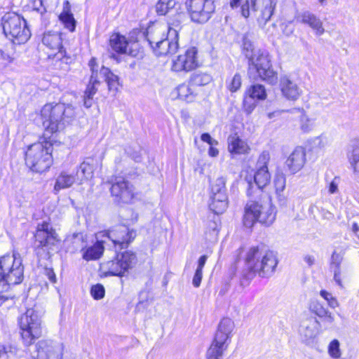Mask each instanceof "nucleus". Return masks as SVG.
Wrapping results in <instances>:
<instances>
[{"label": "nucleus", "instance_id": "obj_1", "mask_svg": "<svg viewBox=\"0 0 359 359\" xmlns=\"http://www.w3.org/2000/svg\"><path fill=\"white\" fill-rule=\"evenodd\" d=\"M74 115L72 106H66L62 103H48L41 109L40 118L45 132L53 134L62 130Z\"/></svg>", "mask_w": 359, "mask_h": 359}, {"label": "nucleus", "instance_id": "obj_2", "mask_svg": "<svg viewBox=\"0 0 359 359\" xmlns=\"http://www.w3.org/2000/svg\"><path fill=\"white\" fill-rule=\"evenodd\" d=\"M245 262L248 269L260 277H269L278 264L276 254L263 248L252 247L246 252Z\"/></svg>", "mask_w": 359, "mask_h": 359}, {"label": "nucleus", "instance_id": "obj_3", "mask_svg": "<svg viewBox=\"0 0 359 359\" xmlns=\"http://www.w3.org/2000/svg\"><path fill=\"white\" fill-rule=\"evenodd\" d=\"M276 217V207L271 199L266 201H248L245 206L243 224L252 227L256 222L266 226L271 225Z\"/></svg>", "mask_w": 359, "mask_h": 359}, {"label": "nucleus", "instance_id": "obj_4", "mask_svg": "<svg viewBox=\"0 0 359 359\" xmlns=\"http://www.w3.org/2000/svg\"><path fill=\"white\" fill-rule=\"evenodd\" d=\"M24 277V266L18 253L0 257V292H6L11 285L20 284Z\"/></svg>", "mask_w": 359, "mask_h": 359}, {"label": "nucleus", "instance_id": "obj_5", "mask_svg": "<svg viewBox=\"0 0 359 359\" xmlns=\"http://www.w3.org/2000/svg\"><path fill=\"white\" fill-rule=\"evenodd\" d=\"M277 0H230L231 8H240L241 15L245 19L252 13H257V22L263 25L269 22L273 15Z\"/></svg>", "mask_w": 359, "mask_h": 359}, {"label": "nucleus", "instance_id": "obj_6", "mask_svg": "<svg viewBox=\"0 0 359 359\" xmlns=\"http://www.w3.org/2000/svg\"><path fill=\"white\" fill-rule=\"evenodd\" d=\"M52 144L48 141L30 145L25 153V163L34 172H43L53 163Z\"/></svg>", "mask_w": 359, "mask_h": 359}, {"label": "nucleus", "instance_id": "obj_7", "mask_svg": "<svg viewBox=\"0 0 359 359\" xmlns=\"http://www.w3.org/2000/svg\"><path fill=\"white\" fill-rule=\"evenodd\" d=\"M1 25L4 34L13 43H25L31 36L25 20L15 12L6 13L1 17Z\"/></svg>", "mask_w": 359, "mask_h": 359}, {"label": "nucleus", "instance_id": "obj_8", "mask_svg": "<svg viewBox=\"0 0 359 359\" xmlns=\"http://www.w3.org/2000/svg\"><path fill=\"white\" fill-rule=\"evenodd\" d=\"M24 345L29 346L42 335L41 318L33 309H29L18 320Z\"/></svg>", "mask_w": 359, "mask_h": 359}, {"label": "nucleus", "instance_id": "obj_9", "mask_svg": "<svg viewBox=\"0 0 359 359\" xmlns=\"http://www.w3.org/2000/svg\"><path fill=\"white\" fill-rule=\"evenodd\" d=\"M235 325L232 319L224 318L221 320L214 341L208 350V359H222L224 352L231 341V333Z\"/></svg>", "mask_w": 359, "mask_h": 359}, {"label": "nucleus", "instance_id": "obj_10", "mask_svg": "<svg viewBox=\"0 0 359 359\" xmlns=\"http://www.w3.org/2000/svg\"><path fill=\"white\" fill-rule=\"evenodd\" d=\"M248 66L249 72L255 71L262 81L271 85L277 83L278 74L273 68L271 55L267 50H257Z\"/></svg>", "mask_w": 359, "mask_h": 359}, {"label": "nucleus", "instance_id": "obj_11", "mask_svg": "<svg viewBox=\"0 0 359 359\" xmlns=\"http://www.w3.org/2000/svg\"><path fill=\"white\" fill-rule=\"evenodd\" d=\"M226 182L225 177H219L210 184L209 207L217 215L225 212L229 206Z\"/></svg>", "mask_w": 359, "mask_h": 359}, {"label": "nucleus", "instance_id": "obj_12", "mask_svg": "<svg viewBox=\"0 0 359 359\" xmlns=\"http://www.w3.org/2000/svg\"><path fill=\"white\" fill-rule=\"evenodd\" d=\"M42 43L47 48L46 53L49 58L67 63L69 57L62 46V39L60 33L48 32L44 34Z\"/></svg>", "mask_w": 359, "mask_h": 359}, {"label": "nucleus", "instance_id": "obj_13", "mask_svg": "<svg viewBox=\"0 0 359 359\" xmlns=\"http://www.w3.org/2000/svg\"><path fill=\"white\" fill-rule=\"evenodd\" d=\"M186 5L191 20L199 23L207 22L215 11L212 0H187Z\"/></svg>", "mask_w": 359, "mask_h": 359}, {"label": "nucleus", "instance_id": "obj_14", "mask_svg": "<svg viewBox=\"0 0 359 359\" xmlns=\"http://www.w3.org/2000/svg\"><path fill=\"white\" fill-rule=\"evenodd\" d=\"M198 66L197 49L191 47L172 59L171 70L175 72H188L195 69Z\"/></svg>", "mask_w": 359, "mask_h": 359}, {"label": "nucleus", "instance_id": "obj_15", "mask_svg": "<svg viewBox=\"0 0 359 359\" xmlns=\"http://www.w3.org/2000/svg\"><path fill=\"white\" fill-rule=\"evenodd\" d=\"M136 233L133 230H130L127 226L119 225L108 231H102L97 234V238L107 237L112 241L115 246L119 245L123 248L135 237Z\"/></svg>", "mask_w": 359, "mask_h": 359}, {"label": "nucleus", "instance_id": "obj_16", "mask_svg": "<svg viewBox=\"0 0 359 359\" xmlns=\"http://www.w3.org/2000/svg\"><path fill=\"white\" fill-rule=\"evenodd\" d=\"M178 34L176 29L171 28L165 23H154L147 29L146 37L149 45L158 44L168 37L177 38Z\"/></svg>", "mask_w": 359, "mask_h": 359}, {"label": "nucleus", "instance_id": "obj_17", "mask_svg": "<svg viewBox=\"0 0 359 359\" xmlns=\"http://www.w3.org/2000/svg\"><path fill=\"white\" fill-rule=\"evenodd\" d=\"M266 88L263 85L250 86L243 94V107L244 111L250 114L256 107L257 102L266 100Z\"/></svg>", "mask_w": 359, "mask_h": 359}, {"label": "nucleus", "instance_id": "obj_18", "mask_svg": "<svg viewBox=\"0 0 359 359\" xmlns=\"http://www.w3.org/2000/svg\"><path fill=\"white\" fill-rule=\"evenodd\" d=\"M109 45L111 49L120 54H126L136 56L137 54L138 44L133 40H128L126 37L118 33L111 35Z\"/></svg>", "mask_w": 359, "mask_h": 359}, {"label": "nucleus", "instance_id": "obj_19", "mask_svg": "<svg viewBox=\"0 0 359 359\" xmlns=\"http://www.w3.org/2000/svg\"><path fill=\"white\" fill-rule=\"evenodd\" d=\"M36 359H62L61 345L50 340H41L36 345Z\"/></svg>", "mask_w": 359, "mask_h": 359}, {"label": "nucleus", "instance_id": "obj_20", "mask_svg": "<svg viewBox=\"0 0 359 359\" xmlns=\"http://www.w3.org/2000/svg\"><path fill=\"white\" fill-rule=\"evenodd\" d=\"M270 159V155L268 152H263L259 156L257 170L254 175V181L259 189H264L271 182V175L268 169V163Z\"/></svg>", "mask_w": 359, "mask_h": 359}, {"label": "nucleus", "instance_id": "obj_21", "mask_svg": "<svg viewBox=\"0 0 359 359\" xmlns=\"http://www.w3.org/2000/svg\"><path fill=\"white\" fill-rule=\"evenodd\" d=\"M111 194L124 203H130L135 197L133 185L121 177L116 180L111 187Z\"/></svg>", "mask_w": 359, "mask_h": 359}, {"label": "nucleus", "instance_id": "obj_22", "mask_svg": "<svg viewBox=\"0 0 359 359\" xmlns=\"http://www.w3.org/2000/svg\"><path fill=\"white\" fill-rule=\"evenodd\" d=\"M295 20L309 27L317 36H321L325 32L323 22L314 13L304 11L297 13L294 17Z\"/></svg>", "mask_w": 359, "mask_h": 359}, {"label": "nucleus", "instance_id": "obj_23", "mask_svg": "<svg viewBox=\"0 0 359 359\" xmlns=\"http://www.w3.org/2000/svg\"><path fill=\"white\" fill-rule=\"evenodd\" d=\"M34 236L41 247L53 245L57 241V233L47 222L38 224Z\"/></svg>", "mask_w": 359, "mask_h": 359}, {"label": "nucleus", "instance_id": "obj_24", "mask_svg": "<svg viewBox=\"0 0 359 359\" xmlns=\"http://www.w3.org/2000/svg\"><path fill=\"white\" fill-rule=\"evenodd\" d=\"M306 161L305 149L302 147H297L287 157L285 165L291 173L295 174L303 168Z\"/></svg>", "mask_w": 359, "mask_h": 359}, {"label": "nucleus", "instance_id": "obj_25", "mask_svg": "<svg viewBox=\"0 0 359 359\" xmlns=\"http://www.w3.org/2000/svg\"><path fill=\"white\" fill-rule=\"evenodd\" d=\"M96 169V161L91 158H86L77 168L75 175L78 180V185H81L90 180Z\"/></svg>", "mask_w": 359, "mask_h": 359}, {"label": "nucleus", "instance_id": "obj_26", "mask_svg": "<svg viewBox=\"0 0 359 359\" xmlns=\"http://www.w3.org/2000/svg\"><path fill=\"white\" fill-rule=\"evenodd\" d=\"M319 323L316 318L303 320L299 327V333L305 343H309L318 334Z\"/></svg>", "mask_w": 359, "mask_h": 359}, {"label": "nucleus", "instance_id": "obj_27", "mask_svg": "<svg viewBox=\"0 0 359 359\" xmlns=\"http://www.w3.org/2000/svg\"><path fill=\"white\" fill-rule=\"evenodd\" d=\"M151 47L156 56L172 54L178 49V37L175 39L168 37L160 41L158 44L151 45Z\"/></svg>", "mask_w": 359, "mask_h": 359}, {"label": "nucleus", "instance_id": "obj_28", "mask_svg": "<svg viewBox=\"0 0 359 359\" xmlns=\"http://www.w3.org/2000/svg\"><path fill=\"white\" fill-rule=\"evenodd\" d=\"M250 147L248 142L241 139L237 134L231 135L228 137V151L233 155H242L249 153Z\"/></svg>", "mask_w": 359, "mask_h": 359}, {"label": "nucleus", "instance_id": "obj_29", "mask_svg": "<svg viewBox=\"0 0 359 359\" xmlns=\"http://www.w3.org/2000/svg\"><path fill=\"white\" fill-rule=\"evenodd\" d=\"M204 238L207 241L215 243L217 240L219 231V220L215 215H210L205 222Z\"/></svg>", "mask_w": 359, "mask_h": 359}, {"label": "nucleus", "instance_id": "obj_30", "mask_svg": "<svg viewBox=\"0 0 359 359\" xmlns=\"http://www.w3.org/2000/svg\"><path fill=\"white\" fill-rule=\"evenodd\" d=\"M343 259L344 256L341 253L334 251L332 254L330 262V269L333 273V279L336 284L341 288L344 287L342 281V269L341 267Z\"/></svg>", "mask_w": 359, "mask_h": 359}, {"label": "nucleus", "instance_id": "obj_31", "mask_svg": "<svg viewBox=\"0 0 359 359\" xmlns=\"http://www.w3.org/2000/svg\"><path fill=\"white\" fill-rule=\"evenodd\" d=\"M280 87L283 95L288 100H297L302 94L298 86L287 77L281 78Z\"/></svg>", "mask_w": 359, "mask_h": 359}, {"label": "nucleus", "instance_id": "obj_32", "mask_svg": "<svg viewBox=\"0 0 359 359\" xmlns=\"http://www.w3.org/2000/svg\"><path fill=\"white\" fill-rule=\"evenodd\" d=\"M348 162L353 170L355 179L359 182V140L352 142L347 154Z\"/></svg>", "mask_w": 359, "mask_h": 359}, {"label": "nucleus", "instance_id": "obj_33", "mask_svg": "<svg viewBox=\"0 0 359 359\" xmlns=\"http://www.w3.org/2000/svg\"><path fill=\"white\" fill-rule=\"evenodd\" d=\"M77 184L78 180L74 172L69 173L67 171L61 172L55 180L54 190L59 191L61 189H68Z\"/></svg>", "mask_w": 359, "mask_h": 359}, {"label": "nucleus", "instance_id": "obj_34", "mask_svg": "<svg viewBox=\"0 0 359 359\" xmlns=\"http://www.w3.org/2000/svg\"><path fill=\"white\" fill-rule=\"evenodd\" d=\"M100 84V77L96 76V74L91 75L83 95L84 106L86 107L89 108L92 106L93 96L97 93Z\"/></svg>", "mask_w": 359, "mask_h": 359}, {"label": "nucleus", "instance_id": "obj_35", "mask_svg": "<svg viewBox=\"0 0 359 359\" xmlns=\"http://www.w3.org/2000/svg\"><path fill=\"white\" fill-rule=\"evenodd\" d=\"M99 77L103 78L108 86L109 91L117 92L121 86L119 78L117 75L114 74L111 70L102 66L99 72Z\"/></svg>", "mask_w": 359, "mask_h": 359}, {"label": "nucleus", "instance_id": "obj_36", "mask_svg": "<svg viewBox=\"0 0 359 359\" xmlns=\"http://www.w3.org/2000/svg\"><path fill=\"white\" fill-rule=\"evenodd\" d=\"M100 268L105 276H121L124 274L118 255L114 259L102 263Z\"/></svg>", "mask_w": 359, "mask_h": 359}, {"label": "nucleus", "instance_id": "obj_37", "mask_svg": "<svg viewBox=\"0 0 359 359\" xmlns=\"http://www.w3.org/2000/svg\"><path fill=\"white\" fill-rule=\"evenodd\" d=\"M59 19L64 26L68 29L70 32H74L76 27V20L71 13V6L68 1H66L63 4V9Z\"/></svg>", "mask_w": 359, "mask_h": 359}, {"label": "nucleus", "instance_id": "obj_38", "mask_svg": "<svg viewBox=\"0 0 359 359\" xmlns=\"http://www.w3.org/2000/svg\"><path fill=\"white\" fill-rule=\"evenodd\" d=\"M317 126L316 117L303 112L299 118V129L302 133H309Z\"/></svg>", "mask_w": 359, "mask_h": 359}, {"label": "nucleus", "instance_id": "obj_39", "mask_svg": "<svg viewBox=\"0 0 359 359\" xmlns=\"http://www.w3.org/2000/svg\"><path fill=\"white\" fill-rule=\"evenodd\" d=\"M172 95L175 98H179L187 102H191L194 97L193 90L189 85L180 84L175 88L172 92Z\"/></svg>", "mask_w": 359, "mask_h": 359}, {"label": "nucleus", "instance_id": "obj_40", "mask_svg": "<svg viewBox=\"0 0 359 359\" xmlns=\"http://www.w3.org/2000/svg\"><path fill=\"white\" fill-rule=\"evenodd\" d=\"M104 242L105 241H97L93 246L87 248L83 254V259L87 261L99 259L104 251Z\"/></svg>", "mask_w": 359, "mask_h": 359}, {"label": "nucleus", "instance_id": "obj_41", "mask_svg": "<svg viewBox=\"0 0 359 359\" xmlns=\"http://www.w3.org/2000/svg\"><path fill=\"white\" fill-rule=\"evenodd\" d=\"M117 255L121 261L124 273L135 266L137 258L133 252L125 251Z\"/></svg>", "mask_w": 359, "mask_h": 359}, {"label": "nucleus", "instance_id": "obj_42", "mask_svg": "<svg viewBox=\"0 0 359 359\" xmlns=\"http://www.w3.org/2000/svg\"><path fill=\"white\" fill-rule=\"evenodd\" d=\"M175 4V0H159L156 6V12L159 15H164L174 8Z\"/></svg>", "mask_w": 359, "mask_h": 359}, {"label": "nucleus", "instance_id": "obj_43", "mask_svg": "<svg viewBox=\"0 0 359 359\" xmlns=\"http://www.w3.org/2000/svg\"><path fill=\"white\" fill-rule=\"evenodd\" d=\"M241 84L242 78L239 73L235 74L226 81V88L231 93L238 91L240 89Z\"/></svg>", "mask_w": 359, "mask_h": 359}, {"label": "nucleus", "instance_id": "obj_44", "mask_svg": "<svg viewBox=\"0 0 359 359\" xmlns=\"http://www.w3.org/2000/svg\"><path fill=\"white\" fill-rule=\"evenodd\" d=\"M211 81L210 75L206 74H196L192 75L190 83L192 86H201L209 83Z\"/></svg>", "mask_w": 359, "mask_h": 359}, {"label": "nucleus", "instance_id": "obj_45", "mask_svg": "<svg viewBox=\"0 0 359 359\" xmlns=\"http://www.w3.org/2000/svg\"><path fill=\"white\" fill-rule=\"evenodd\" d=\"M328 353L333 358H339L341 356L339 341L337 339L332 340L328 346Z\"/></svg>", "mask_w": 359, "mask_h": 359}, {"label": "nucleus", "instance_id": "obj_46", "mask_svg": "<svg viewBox=\"0 0 359 359\" xmlns=\"http://www.w3.org/2000/svg\"><path fill=\"white\" fill-rule=\"evenodd\" d=\"M105 290L102 285L96 284L91 287L90 294L93 299L99 300L104 297Z\"/></svg>", "mask_w": 359, "mask_h": 359}, {"label": "nucleus", "instance_id": "obj_47", "mask_svg": "<svg viewBox=\"0 0 359 359\" xmlns=\"http://www.w3.org/2000/svg\"><path fill=\"white\" fill-rule=\"evenodd\" d=\"M243 51L246 58H248L249 64L257 50H254L253 45L250 41L245 40L243 42Z\"/></svg>", "mask_w": 359, "mask_h": 359}, {"label": "nucleus", "instance_id": "obj_48", "mask_svg": "<svg viewBox=\"0 0 359 359\" xmlns=\"http://www.w3.org/2000/svg\"><path fill=\"white\" fill-rule=\"evenodd\" d=\"M286 178L283 175H276L274 179V187L277 194L280 195L285 188Z\"/></svg>", "mask_w": 359, "mask_h": 359}, {"label": "nucleus", "instance_id": "obj_49", "mask_svg": "<svg viewBox=\"0 0 359 359\" xmlns=\"http://www.w3.org/2000/svg\"><path fill=\"white\" fill-rule=\"evenodd\" d=\"M320 296L327 301L328 305L331 308L335 309L336 307H337L339 306V303H338L337 299L335 297H334L331 293H330L325 290H321Z\"/></svg>", "mask_w": 359, "mask_h": 359}, {"label": "nucleus", "instance_id": "obj_50", "mask_svg": "<svg viewBox=\"0 0 359 359\" xmlns=\"http://www.w3.org/2000/svg\"><path fill=\"white\" fill-rule=\"evenodd\" d=\"M15 60V56L13 53H7L0 49V61L4 66H7L13 63Z\"/></svg>", "mask_w": 359, "mask_h": 359}, {"label": "nucleus", "instance_id": "obj_51", "mask_svg": "<svg viewBox=\"0 0 359 359\" xmlns=\"http://www.w3.org/2000/svg\"><path fill=\"white\" fill-rule=\"evenodd\" d=\"M311 310L313 313H314L319 318H323L327 313V309H325L318 302H313L311 306Z\"/></svg>", "mask_w": 359, "mask_h": 359}, {"label": "nucleus", "instance_id": "obj_52", "mask_svg": "<svg viewBox=\"0 0 359 359\" xmlns=\"http://www.w3.org/2000/svg\"><path fill=\"white\" fill-rule=\"evenodd\" d=\"M201 139L203 142H207L210 146L218 145V141L213 139L208 133L202 134Z\"/></svg>", "mask_w": 359, "mask_h": 359}, {"label": "nucleus", "instance_id": "obj_53", "mask_svg": "<svg viewBox=\"0 0 359 359\" xmlns=\"http://www.w3.org/2000/svg\"><path fill=\"white\" fill-rule=\"evenodd\" d=\"M89 66L91 69V75L96 74V76H99V72L100 69L98 67L95 58L93 57L90 59L89 61Z\"/></svg>", "mask_w": 359, "mask_h": 359}, {"label": "nucleus", "instance_id": "obj_54", "mask_svg": "<svg viewBox=\"0 0 359 359\" xmlns=\"http://www.w3.org/2000/svg\"><path fill=\"white\" fill-rule=\"evenodd\" d=\"M203 277V271L199 270H196L195 274L193 278L192 283L194 287H198L201 285V282Z\"/></svg>", "mask_w": 359, "mask_h": 359}, {"label": "nucleus", "instance_id": "obj_55", "mask_svg": "<svg viewBox=\"0 0 359 359\" xmlns=\"http://www.w3.org/2000/svg\"><path fill=\"white\" fill-rule=\"evenodd\" d=\"M44 273L52 283H56L57 279L55 273L52 269L46 268L44 269Z\"/></svg>", "mask_w": 359, "mask_h": 359}, {"label": "nucleus", "instance_id": "obj_56", "mask_svg": "<svg viewBox=\"0 0 359 359\" xmlns=\"http://www.w3.org/2000/svg\"><path fill=\"white\" fill-rule=\"evenodd\" d=\"M338 191V182H336V179L332 180L328 187V191L330 194H333L337 193Z\"/></svg>", "mask_w": 359, "mask_h": 359}, {"label": "nucleus", "instance_id": "obj_57", "mask_svg": "<svg viewBox=\"0 0 359 359\" xmlns=\"http://www.w3.org/2000/svg\"><path fill=\"white\" fill-rule=\"evenodd\" d=\"M316 141L318 142L317 144L319 148H323L327 144V138L325 136L321 135L316 138Z\"/></svg>", "mask_w": 359, "mask_h": 359}, {"label": "nucleus", "instance_id": "obj_58", "mask_svg": "<svg viewBox=\"0 0 359 359\" xmlns=\"http://www.w3.org/2000/svg\"><path fill=\"white\" fill-rule=\"evenodd\" d=\"M322 318L323 319V321L327 324H332L334 321V316L329 311H327V313L323 316Z\"/></svg>", "mask_w": 359, "mask_h": 359}, {"label": "nucleus", "instance_id": "obj_59", "mask_svg": "<svg viewBox=\"0 0 359 359\" xmlns=\"http://www.w3.org/2000/svg\"><path fill=\"white\" fill-rule=\"evenodd\" d=\"M207 259H208L207 255H203V256L200 257V258L198 259V266H197L196 270L203 271V269Z\"/></svg>", "mask_w": 359, "mask_h": 359}, {"label": "nucleus", "instance_id": "obj_60", "mask_svg": "<svg viewBox=\"0 0 359 359\" xmlns=\"http://www.w3.org/2000/svg\"><path fill=\"white\" fill-rule=\"evenodd\" d=\"M216 146H210L208 153L210 157H217L219 155V150L215 147Z\"/></svg>", "mask_w": 359, "mask_h": 359}, {"label": "nucleus", "instance_id": "obj_61", "mask_svg": "<svg viewBox=\"0 0 359 359\" xmlns=\"http://www.w3.org/2000/svg\"><path fill=\"white\" fill-rule=\"evenodd\" d=\"M33 5L34 9H36L38 11H43L45 10V8L43 6V0H34Z\"/></svg>", "mask_w": 359, "mask_h": 359}, {"label": "nucleus", "instance_id": "obj_62", "mask_svg": "<svg viewBox=\"0 0 359 359\" xmlns=\"http://www.w3.org/2000/svg\"><path fill=\"white\" fill-rule=\"evenodd\" d=\"M9 347L0 344V359H7V353Z\"/></svg>", "mask_w": 359, "mask_h": 359}, {"label": "nucleus", "instance_id": "obj_63", "mask_svg": "<svg viewBox=\"0 0 359 359\" xmlns=\"http://www.w3.org/2000/svg\"><path fill=\"white\" fill-rule=\"evenodd\" d=\"M304 260L309 266H312L315 262V257L312 255H307L304 256Z\"/></svg>", "mask_w": 359, "mask_h": 359}, {"label": "nucleus", "instance_id": "obj_64", "mask_svg": "<svg viewBox=\"0 0 359 359\" xmlns=\"http://www.w3.org/2000/svg\"><path fill=\"white\" fill-rule=\"evenodd\" d=\"M352 230L354 233H357L359 231V226L356 223H354L352 226Z\"/></svg>", "mask_w": 359, "mask_h": 359}]
</instances>
